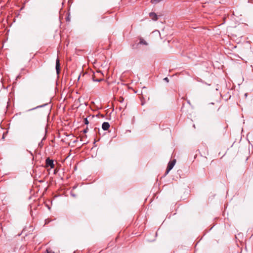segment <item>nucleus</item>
Returning <instances> with one entry per match:
<instances>
[{"label":"nucleus","instance_id":"nucleus-11","mask_svg":"<svg viewBox=\"0 0 253 253\" xmlns=\"http://www.w3.org/2000/svg\"><path fill=\"white\" fill-rule=\"evenodd\" d=\"M87 131H88V128H87V127H86V128L83 130V132L84 133H85L87 132Z\"/></svg>","mask_w":253,"mask_h":253},{"label":"nucleus","instance_id":"nucleus-1","mask_svg":"<svg viewBox=\"0 0 253 253\" xmlns=\"http://www.w3.org/2000/svg\"><path fill=\"white\" fill-rule=\"evenodd\" d=\"M175 163L176 160L175 159L169 162L166 172V174H167L169 171L173 168Z\"/></svg>","mask_w":253,"mask_h":253},{"label":"nucleus","instance_id":"nucleus-4","mask_svg":"<svg viewBox=\"0 0 253 253\" xmlns=\"http://www.w3.org/2000/svg\"><path fill=\"white\" fill-rule=\"evenodd\" d=\"M110 127V124L108 122H104L102 125V128L104 130H107Z\"/></svg>","mask_w":253,"mask_h":253},{"label":"nucleus","instance_id":"nucleus-2","mask_svg":"<svg viewBox=\"0 0 253 253\" xmlns=\"http://www.w3.org/2000/svg\"><path fill=\"white\" fill-rule=\"evenodd\" d=\"M45 164H46V167H49L51 169H53L54 167L53 161L52 160L50 159L49 158H47L46 159Z\"/></svg>","mask_w":253,"mask_h":253},{"label":"nucleus","instance_id":"nucleus-5","mask_svg":"<svg viewBox=\"0 0 253 253\" xmlns=\"http://www.w3.org/2000/svg\"><path fill=\"white\" fill-rule=\"evenodd\" d=\"M149 16L151 17L152 20H153L154 21H157L158 20V16L154 12H150L149 13Z\"/></svg>","mask_w":253,"mask_h":253},{"label":"nucleus","instance_id":"nucleus-12","mask_svg":"<svg viewBox=\"0 0 253 253\" xmlns=\"http://www.w3.org/2000/svg\"><path fill=\"white\" fill-rule=\"evenodd\" d=\"M54 253L49 252L48 251V250H46V252H45V253Z\"/></svg>","mask_w":253,"mask_h":253},{"label":"nucleus","instance_id":"nucleus-6","mask_svg":"<svg viewBox=\"0 0 253 253\" xmlns=\"http://www.w3.org/2000/svg\"><path fill=\"white\" fill-rule=\"evenodd\" d=\"M139 43L141 44H145V45L147 44V43L146 42L142 39H140Z\"/></svg>","mask_w":253,"mask_h":253},{"label":"nucleus","instance_id":"nucleus-13","mask_svg":"<svg viewBox=\"0 0 253 253\" xmlns=\"http://www.w3.org/2000/svg\"><path fill=\"white\" fill-rule=\"evenodd\" d=\"M98 74H102L100 71L97 72Z\"/></svg>","mask_w":253,"mask_h":253},{"label":"nucleus","instance_id":"nucleus-10","mask_svg":"<svg viewBox=\"0 0 253 253\" xmlns=\"http://www.w3.org/2000/svg\"><path fill=\"white\" fill-rule=\"evenodd\" d=\"M164 80L167 83H168L169 82V79L167 77H166L165 78H164Z\"/></svg>","mask_w":253,"mask_h":253},{"label":"nucleus","instance_id":"nucleus-8","mask_svg":"<svg viewBox=\"0 0 253 253\" xmlns=\"http://www.w3.org/2000/svg\"><path fill=\"white\" fill-rule=\"evenodd\" d=\"M84 123L85 125H88V124L89 122H88L87 118L84 119Z\"/></svg>","mask_w":253,"mask_h":253},{"label":"nucleus","instance_id":"nucleus-3","mask_svg":"<svg viewBox=\"0 0 253 253\" xmlns=\"http://www.w3.org/2000/svg\"><path fill=\"white\" fill-rule=\"evenodd\" d=\"M55 68H56L57 74H59V72H60V61L58 58L56 60Z\"/></svg>","mask_w":253,"mask_h":253},{"label":"nucleus","instance_id":"nucleus-7","mask_svg":"<svg viewBox=\"0 0 253 253\" xmlns=\"http://www.w3.org/2000/svg\"><path fill=\"white\" fill-rule=\"evenodd\" d=\"M92 79L94 82H101L103 80V79H102V78L99 79H95L93 77H92Z\"/></svg>","mask_w":253,"mask_h":253},{"label":"nucleus","instance_id":"nucleus-9","mask_svg":"<svg viewBox=\"0 0 253 253\" xmlns=\"http://www.w3.org/2000/svg\"><path fill=\"white\" fill-rule=\"evenodd\" d=\"M47 103H45L42 105H41V106H37V107H36L35 108H41V107H42L45 105H46Z\"/></svg>","mask_w":253,"mask_h":253}]
</instances>
